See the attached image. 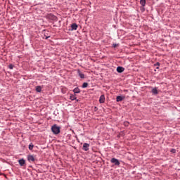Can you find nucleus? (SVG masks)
Masks as SVG:
<instances>
[{
	"label": "nucleus",
	"instance_id": "22",
	"mask_svg": "<svg viewBox=\"0 0 180 180\" xmlns=\"http://www.w3.org/2000/svg\"><path fill=\"white\" fill-rule=\"evenodd\" d=\"M73 91H79V88L76 87V88H75V89H73Z\"/></svg>",
	"mask_w": 180,
	"mask_h": 180
},
{
	"label": "nucleus",
	"instance_id": "6",
	"mask_svg": "<svg viewBox=\"0 0 180 180\" xmlns=\"http://www.w3.org/2000/svg\"><path fill=\"white\" fill-rule=\"evenodd\" d=\"M18 163L20 164V167H25L26 164V160L25 159L22 158L18 160Z\"/></svg>",
	"mask_w": 180,
	"mask_h": 180
},
{
	"label": "nucleus",
	"instance_id": "4",
	"mask_svg": "<svg viewBox=\"0 0 180 180\" xmlns=\"http://www.w3.org/2000/svg\"><path fill=\"white\" fill-rule=\"evenodd\" d=\"M77 29H78V25H77V23H72L70 26V30L72 32L73 30H77Z\"/></svg>",
	"mask_w": 180,
	"mask_h": 180
},
{
	"label": "nucleus",
	"instance_id": "27",
	"mask_svg": "<svg viewBox=\"0 0 180 180\" xmlns=\"http://www.w3.org/2000/svg\"><path fill=\"white\" fill-rule=\"evenodd\" d=\"M159 68H160V67H158H158H156V69H157V70H158Z\"/></svg>",
	"mask_w": 180,
	"mask_h": 180
},
{
	"label": "nucleus",
	"instance_id": "17",
	"mask_svg": "<svg viewBox=\"0 0 180 180\" xmlns=\"http://www.w3.org/2000/svg\"><path fill=\"white\" fill-rule=\"evenodd\" d=\"M151 92L153 95H158V91H152Z\"/></svg>",
	"mask_w": 180,
	"mask_h": 180
},
{
	"label": "nucleus",
	"instance_id": "21",
	"mask_svg": "<svg viewBox=\"0 0 180 180\" xmlns=\"http://www.w3.org/2000/svg\"><path fill=\"white\" fill-rule=\"evenodd\" d=\"M112 47H113L114 49H116V47H117V44H112Z\"/></svg>",
	"mask_w": 180,
	"mask_h": 180
},
{
	"label": "nucleus",
	"instance_id": "18",
	"mask_svg": "<svg viewBox=\"0 0 180 180\" xmlns=\"http://www.w3.org/2000/svg\"><path fill=\"white\" fill-rule=\"evenodd\" d=\"M8 68H10V70H13V64H10L8 65Z\"/></svg>",
	"mask_w": 180,
	"mask_h": 180
},
{
	"label": "nucleus",
	"instance_id": "16",
	"mask_svg": "<svg viewBox=\"0 0 180 180\" xmlns=\"http://www.w3.org/2000/svg\"><path fill=\"white\" fill-rule=\"evenodd\" d=\"M70 99H71V101H75V99H77V97L74 95H71L70 96Z\"/></svg>",
	"mask_w": 180,
	"mask_h": 180
},
{
	"label": "nucleus",
	"instance_id": "15",
	"mask_svg": "<svg viewBox=\"0 0 180 180\" xmlns=\"http://www.w3.org/2000/svg\"><path fill=\"white\" fill-rule=\"evenodd\" d=\"M42 88L41 86H37L35 91H41Z\"/></svg>",
	"mask_w": 180,
	"mask_h": 180
},
{
	"label": "nucleus",
	"instance_id": "26",
	"mask_svg": "<svg viewBox=\"0 0 180 180\" xmlns=\"http://www.w3.org/2000/svg\"><path fill=\"white\" fill-rule=\"evenodd\" d=\"M49 37H50V36H49V37H46V40H47V39H49Z\"/></svg>",
	"mask_w": 180,
	"mask_h": 180
},
{
	"label": "nucleus",
	"instance_id": "19",
	"mask_svg": "<svg viewBox=\"0 0 180 180\" xmlns=\"http://www.w3.org/2000/svg\"><path fill=\"white\" fill-rule=\"evenodd\" d=\"M172 153V154H175V153H176V150H175V149H171V150H170Z\"/></svg>",
	"mask_w": 180,
	"mask_h": 180
},
{
	"label": "nucleus",
	"instance_id": "9",
	"mask_svg": "<svg viewBox=\"0 0 180 180\" xmlns=\"http://www.w3.org/2000/svg\"><path fill=\"white\" fill-rule=\"evenodd\" d=\"M124 99V96H118L116 98V101L117 102H122Z\"/></svg>",
	"mask_w": 180,
	"mask_h": 180
},
{
	"label": "nucleus",
	"instance_id": "20",
	"mask_svg": "<svg viewBox=\"0 0 180 180\" xmlns=\"http://www.w3.org/2000/svg\"><path fill=\"white\" fill-rule=\"evenodd\" d=\"M97 110H98V107L95 106V107L94 108V112H97Z\"/></svg>",
	"mask_w": 180,
	"mask_h": 180
},
{
	"label": "nucleus",
	"instance_id": "25",
	"mask_svg": "<svg viewBox=\"0 0 180 180\" xmlns=\"http://www.w3.org/2000/svg\"><path fill=\"white\" fill-rule=\"evenodd\" d=\"M152 91H157V88L153 89Z\"/></svg>",
	"mask_w": 180,
	"mask_h": 180
},
{
	"label": "nucleus",
	"instance_id": "11",
	"mask_svg": "<svg viewBox=\"0 0 180 180\" xmlns=\"http://www.w3.org/2000/svg\"><path fill=\"white\" fill-rule=\"evenodd\" d=\"M77 74H78L79 77H80V78H82V79H84V78H85V75L84 73H82L81 70H78Z\"/></svg>",
	"mask_w": 180,
	"mask_h": 180
},
{
	"label": "nucleus",
	"instance_id": "2",
	"mask_svg": "<svg viewBox=\"0 0 180 180\" xmlns=\"http://www.w3.org/2000/svg\"><path fill=\"white\" fill-rule=\"evenodd\" d=\"M110 162L112 164H114V165H116L117 167H119V165H120V162L119 161V160L116 159L115 158H112L110 160Z\"/></svg>",
	"mask_w": 180,
	"mask_h": 180
},
{
	"label": "nucleus",
	"instance_id": "12",
	"mask_svg": "<svg viewBox=\"0 0 180 180\" xmlns=\"http://www.w3.org/2000/svg\"><path fill=\"white\" fill-rule=\"evenodd\" d=\"M100 103H105V95H101L99 98Z\"/></svg>",
	"mask_w": 180,
	"mask_h": 180
},
{
	"label": "nucleus",
	"instance_id": "14",
	"mask_svg": "<svg viewBox=\"0 0 180 180\" xmlns=\"http://www.w3.org/2000/svg\"><path fill=\"white\" fill-rule=\"evenodd\" d=\"M33 147H34V145H33V143H31L29 145L28 148H29V150H33Z\"/></svg>",
	"mask_w": 180,
	"mask_h": 180
},
{
	"label": "nucleus",
	"instance_id": "10",
	"mask_svg": "<svg viewBox=\"0 0 180 180\" xmlns=\"http://www.w3.org/2000/svg\"><path fill=\"white\" fill-rule=\"evenodd\" d=\"M146 0H140V4L143 6V11H146V8H144V6H146Z\"/></svg>",
	"mask_w": 180,
	"mask_h": 180
},
{
	"label": "nucleus",
	"instance_id": "5",
	"mask_svg": "<svg viewBox=\"0 0 180 180\" xmlns=\"http://www.w3.org/2000/svg\"><path fill=\"white\" fill-rule=\"evenodd\" d=\"M49 18L51 19V20H54L55 22H57V20H58V18H57V16L53 14H50L49 15Z\"/></svg>",
	"mask_w": 180,
	"mask_h": 180
},
{
	"label": "nucleus",
	"instance_id": "23",
	"mask_svg": "<svg viewBox=\"0 0 180 180\" xmlns=\"http://www.w3.org/2000/svg\"><path fill=\"white\" fill-rule=\"evenodd\" d=\"M160 62H157L155 64V65H158V67H159V65H160Z\"/></svg>",
	"mask_w": 180,
	"mask_h": 180
},
{
	"label": "nucleus",
	"instance_id": "13",
	"mask_svg": "<svg viewBox=\"0 0 180 180\" xmlns=\"http://www.w3.org/2000/svg\"><path fill=\"white\" fill-rule=\"evenodd\" d=\"M82 88H88V82L83 83Z\"/></svg>",
	"mask_w": 180,
	"mask_h": 180
},
{
	"label": "nucleus",
	"instance_id": "8",
	"mask_svg": "<svg viewBox=\"0 0 180 180\" xmlns=\"http://www.w3.org/2000/svg\"><path fill=\"white\" fill-rule=\"evenodd\" d=\"M83 150H84V151H88V150H89V144L87 143H84L83 144Z\"/></svg>",
	"mask_w": 180,
	"mask_h": 180
},
{
	"label": "nucleus",
	"instance_id": "7",
	"mask_svg": "<svg viewBox=\"0 0 180 180\" xmlns=\"http://www.w3.org/2000/svg\"><path fill=\"white\" fill-rule=\"evenodd\" d=\"M124 71V68L122 66L117 67V72H118L119 74H122V72H123Z\"/></svg>",
	"mask_w": 180,
	"mask_h": 180
},
{
	"label": "nucleus",
	"instance_id": "28",
	"mask_svg": "<svg viewBox=\"0 0 180 180\" xmlns=\"http://www.w3.org/2000/svg\"><path fill=\"white\" fill-rule=\"evenodd\" d=\"M37 92H41V91H38Z\"/></svg>",
	"mask_w": 180,
	"mask_h": 180
},
{
	"label": "nucleus",
	"instance_id": "24",
	"mask_svg": "<svg viewBox=\"0 0 180 180\" xmlns=\"http://www.w3.org/2000/svg\"><path fill=\"white\" fill-rule=\"evenodd\" d=\"M75 92V94H79V91H74Z\"/></svg>",
	"mask_w": 180,
	"mask_h": 180
},
{
	"label": "nucleus",
	"instance_id": "3",
	"mask_svg": "<svg viewBox=\"0 0 180 180\" xmlns=\"http://www.w3.org/2000/svg\"><path fill=\"white\" fill-rule=\"evenodd\" d=\"M27 158L29 162H34V161L36 160L33 155H28Z\"/></svg>",
	"mask_w": 180,
	"mask_h": 180
},
{
	"label": "nucleus",
	"instance_id": "1",
	"mask_svg": "<svg viewBox=\"0 0 180 180\" xmlns=\"http://www.w3.org/2000/svg\"><path fill=\"white\" fill-rule=\"evenodd\" d=\"M51 131H53V134H58L60 133V127H57V125H53L51 127Z\"/></svg>",
	"mask_w": 180,
	"mask_h": 180
}]
</instances>
